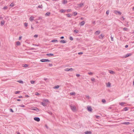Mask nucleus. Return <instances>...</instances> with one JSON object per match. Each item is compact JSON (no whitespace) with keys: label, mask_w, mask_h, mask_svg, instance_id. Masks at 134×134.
<instances>
[{"label":"nucleus","mask_w":134,"mask_h":134,"mask_svg":"<svg viewBox=\"0 0 134 134\" xmlns=\"http://www.w3.org/2000/svg\"><path fill=\"white\" fill-rule=\"evenodd\" d=\"M35 81H31L30 82L32 84H34L35 83Z\"/></svg>","instance_id":"43"},{"label":"nucleus","mask_w":134,"mask_h":134,"mask_svg":"<svg viewBox=\"0 0 134 134\" xmlns=\"http://www.w3.org/2000/svg\"><path fill=\"white\" fill-rule=\"evenodd\" d=\"M4 21H2L1 22V25H3L4 24Z\"/></svg>","instance_id":"22"},{"label":"nucleus","mask_w":134,"mask_h":134,"mask_svg":"<svg viewBox=\"0 0 134 134\" xmlns=\"http://www.w3.org/2000/svg\"><path fill=\"white\" fill-rule=\"evenodd\" d=\"M43 101L44 102H49V100L47 99H43Z\"/></svg>","instance_id":"26"},{"label":"nucleus","mask_w":134,"mask_h":134,"mask_svg":"<svg viewBox=\"0 0 134 134\" xmlns=\"http://www.w3.org/2000/svg\"><path fill=\"white\" fill-rule=\"evenodd\" d=\"M34 17L33 16H31L30 17V18L29 19V20L30 21H32L34 19Z\"/></svg>","instance_id":"14"},{"label":"nucleus","mask_w":134,"mask_h":134,"mask_svg":"<svg viewBox=\"0 0 134 134\" xmlns=\"http://www.w3.org/2000/svg\"><path fill=\"white\" fill-rule=\"evenodd\" d=\"M60 12L62 13H64L65 12V10L62 9L60 10Z\"/></svg>","instance_id":"18"},{"label":"nucleus","mask_w":134,"mask_h":134,"mask_svg":"<svg viewBox=\"0 0 134 134\" xmlns=\"http://www.w3.org/2000/svg\"><path fill=\"white\" fill-rule=\"evenodd\" d=\"M20 43L19 41H17L16 42V45L18 46H19L20 45Z\"/></svg>","instance_id":"27"},{"label":"nucleus","mask_w":134,"mask_h":134,"mask_svg":"<svg viewBox=\"0 0 134 134\" xmlns=\"http://www.w3.org/2000/svg\"><path fill=\"white\" fill-rule=\"evenodd\" d=\"M102 102L104 103H105V102H106V100H105V99H103L102 100Z\"/></svg>","instance_id":"30"},{"label":"nucleus","mask_w":134,"mask_h":134,"mask_svg":"<svg viewBox=\"0 0 134 134\" xmlns=\"http://www.w3.org/2000/svg\"><path fill=\"white\" fill-rule=\"evenodd\" d=\"M18 82L20 83H23V82L22 80H19Z\"/></svg>","instance_id":"37"},{"label":"nucleus","mask_w":134,"mask_h":134,"mask_svg":"<svg viewBox=\"0 0 134 134\" xmlns=\"http://www.w3.org/2000/svg\"><path fill=\"white\" fill-rule=\"evenodd\" d=\"M87 109L89 111L91 112L92 110V109L90 106H88L87 107Z\"/></svg>","instance_id":"3"},{"label":"nucleus","mask_w":134,"mask_h":134,"mask_svg":"<svg viewBox=\"0 0 134 134\" xmlns=\"http://www.w3.org/2000/svg\"><path fill=\"white\" fill-rule=\"evenodd\" d=\"M84 5L83 3H81L79 4H78V5L79 6V7H81L83 6Z\"/></svg>","instance_id":"7"},{"label":"nucleus","mask_w":134,"mask_h":134,"mask_svg":"<svg viewBox=\"0 0 134 134\" xmlns=\"http://www.w3.org/2000/svg\"><path fill=\"white\" fill-rule=\"evenodd\" d=\"M30 50H33L34 49H36L35 48H30Z\"/></svg>","instance_id":"54"},{"label":"nucleus","mask_w":134,"mask_h":134,"mask_svg":"<svg viewBox=\"0 0 134 134\" xmlns=\"http://www.w3.org/2000/svg\"><path fill=\"white\" fill-rule=\"evenodd\" d=\"M85 24V22L84 21H82L80 24V25L81 26Z\"/></svg>","instance_id":"8"},{"label":"nucleus","mask_w":134,"mask_h":134,"mask_svg":"<svg viewBox=\"0 0 134 134\" xmlns=\"http://www.w3.org/2000/svg\"><path fill=\"white\" fill-rule=\"evenodd\" d=\"M109 72L110 73L112 74H115V72L113 71L109 70Z\"/></svg>","instance_id":"17"},{"label":"nucleus","mask_w":134,"mask_h":134,"mask_svg":"<svg viewBox=\"0 0 134 134\" xmlns=\"http://www.w3.org/2000/svg\"><path fill=\"white\" fill-rule=\"evenodd\" d=\"M74 32L76 33H77L79 32V31L77 30H74Z\"/></svg>","instance_id":"28"},{"label":"nucleus","mask_w":134,"mask_h":134,"mask_svg":"<svg viewBox=\"0 0 134 134\" xmlns=\"http://www.w3.org/2000/svg\"><path fill=\"white\" fill-rule=\"evenodd\" d=\"M71 109L74 112L76 111V108L75 106H72V105H70Z\"/></svg>","instance_id":"1"},{"label":"nucleus","mask_w":134,"mask_h":134,"mask_svg":"<svg viewBox=\"0 0 134 134\" xmlns=\"http://www.w3.org/2000/svg\"><path fill=\"white\" fill-rule=\"evenodd\" d=\"M70 94L71 95H75V93L74 92H72L70 93Z\"/></svg>","instance_id":"21"},{"label":"nucleus","mask_w":134,"mask_h":134,"mask_svg":"<svg viewBox=\"0 0 134 134\" xmlns=\"http://www.w3.org/2000/svg\"><path fill=\"white\" fill-rule=\"evenodd\" d=\"M27 66H28V65L26 64H24V66H23V67H26Z\"/></svg>","instance_id":"39"},{"label":"nucleus","mask_w":134,"mask_h":134,"mask_svg":"<svg viewBox=\"0 0 134 134\" xmlns=\"http://www.w3.org/2000/svg\"><path fill=\"white\" fill-rule=\"evenodd\" d=\"M19 106L20 107H25L24 105H19Z\"/></svg>","instance_id":"41"},{"label":"nucleus","mask_w":134,"mask_h":134,"mask_svg":"<svg viewBox=\"0 0 134 134\" xmlns=\"http://www.w3.org/2000/svg\"><path fill=\"white\" fill-rule=\"evenodd\" d=\"M83 54V53L82 52H80L78 53V54Z\"/></svg>","instance_id":"55"},{"label":"nucleus","mask_w":134,"mask_h":134,"mask_svg":"<svg viewBox=\"0 0 134 134\" xmlns=\"http://www.w3.org/2000/svg\"><path fill=\"white\" fill-rule=\"evenodd\" d=\"M65 71H69V68H66L65 69Z\"/></svg>","instance_id":"46"},{"label":"nucleus","mask_w":134,"mask_h":134,"mask_svg":"<svg viewBox=\"0 0 134 134\" xmlns=\"http://www.w3.org/2000/svg\"><path fill=\"white\" fill-rule=\"evenodd\" d=\"M74 16H75L77 14V13L76 12H75L74 13Z\"/></svg>","instance_id":"42"},{"label":"nucleus","mask_w":134,"mask_h":134,"mask_svg":"<svg viewBox=\"0 0 134 134\" xmlns=\"http://www.w3.org/2000/svg\"><path fill=\"white\" fill-rule=\"evenodd\" d=\"M48 113H49V114H50L51 115H52V113L51 112H48Z\"/></svg>","instance_id":"63"},{"label":"nucleus","mask_w":134,"mask_h":134,"mask_svg":"<svg viewBox=\"0 0 134 134\" xmlns=\"http://www.w3.org/2000/svg\"><path fill=\"white\" fill-rule=\"evenodd\" d=\"M38 37V35H35L34 36V37Z\"/></svg>","instance_id":"57"},{"label":"nucleus","mask_w":134,"mask_h":134,"mask_svg":"<svg viewBox=\"0 0 134 134\" xmlns=\"http://www.w3.org/2000/svg\"><path fill=\"white\" fill-rule=\"evenodd\" d=\"M116 12H118V13L120 15H121V12L119 11H116Z\"/></svg>","instance_id":"35"},{"label":"nucleus","mask_w":134,"mask_h":134,"mask_svg":"<svg viewBox=\"0 0 134 134\" xmlns=\"http://www.w3.org/2000/svg\"><path fill=\"white\" fill-rule=\"evenodd\" d=\"M130 123L129 122H125L123 123H122V124H125V125H129L130 124Z\"/></svg>","instance_id":"15"},{"label":"nucleus","mask_w":134,"mask_h":134,"mask_svg":"<svg viewBox=\"0 0 134 134\" xmlns=\"http://www.w3.org/2000/svg\"><path fill=\"white\" fill-rule=\"evenodd\" d=\"M100 31H96L95 32V34L96 35H99L100 33Z\"/></svg>","instance_id":"13"},{"label":"nucleus","mask_w":134,"mask_h":134,"mask_svg":"<svg viewBox=\"0 0 134 134\" xmlns=\"http://www.w3.org/2000/svg\"><path fill=\"white\" fill-rule=\"evenodd\" d=\"M63 3L64 4H66L67 3V0H64Z\"/></svg>","instance_id":"20"},{"label":"nucleus","mask_w":134,"mask_h":134,"mask_svg":"<svg viewBox=\"0 0 134 134\" xmlns=\"http://www.w3.org/2000/svg\"><path fill=\"white\" fill-rule=\"evenodd\" d=\"M40 61L42 62H50V60L48 59H42L40 60Z\"/></svg>","instance_id":"2"},{"label":"nucleus","mask_w":134,"mask_h":134,"mask_svg":"<svg viewBox=\"0 0 134 134\" xmlns=\"http://www.w3.org/2000/svg\"><path fill=\"white\" fill-rule=\"evenodd\" d=\"M14 5L13 3H12L10 4V6L12 7H13L14 6Z\"/></svg>","instance_id":"33"},{"label":"nucleus","mask_w":134,"mask_h":134,"mask_svg":"<svg viewBox=\"0 0 134 134\" xmlns=\"http://www.w3.org/2000/svg\"><path fill=\"white\" fill-rule=\"evenodd\" d=\"M106 84L107 87H109L111 86V84L109 82L108 83H107Z\"/></svg>","instance_id":"10"},{"label":"nucleus","mask_w":134,"mask_h":134,"mask_svg":"<svg viewBox=\"0 0 134 134\" xmlns=\"http://www.w3.org/2000/svg\"><path fill=\"white\" fill-rule=\"evenodd\" d=\"M66 15L68 17H71L70 15L69 14H66Z\"/></svg>","instance_id":"45"},{"label":"nucleus","mask_w":134,"mask_h":134,"mask_svg":"<svg viewBox=\"0 0 134 134\" xmlns=\"http://www.w3.org/2000/svg\"><path fill=\"white\" fill-rule=\"evenodd\" d=\"M41 104L42 105H43L44 106H45L46 105V103H44L42 102Z\"/></svg>","instance_id":"23"},{"label":"nucleus","mask_w":134,"mask_h":134,"mask_svg":"<svg viewBox=\"0 0 134 134\" xmlns=\"http://www.w3.org/2000/svg\"><path fill=\"white\" fill-rule=\"evenodd\" d=\"M85 134H91L92 132L91 131H87L85 132Z\"/></svg>","instance_id":"9"},{"label":"nucleus","mask_w":134,"mask_h":134,"mask_svg":"<svg viewBox=\"0 0 134 134\" xmlns=\"http://www.w3.org/2000/svg\"><path fill=\"white\" fill-rule=\"evenodd\" d=\"M34 119L37 122H39L40 120V118L38 117H35Z\"/></svg>","instance_id":"4"},{"label":"nucleus","mask_w":134,"mask_h":134,"mask_svg":"<svg viewBox=\"0 0 134 134\" xmlns=\"http://www.w3.org/2000/svg\"><path fill=\"white\" fill-rule=\"evenodd\" d=\"M59 87V86L58 85H57V86H55L54 88H58Z\"/></svg>","instance_id":"38"},{"label":"nucleus","mask_w":134,"mask_h":134,"mask_svg":"<svg viewBox=\"0 0 134 134\" xmlns=\"http://www.w3.org/2000/svg\"><path fill=\"white\" fill-rule=\"evenodd\" d=\"M49 65L51 66H52L53 65L52 64H49Z\"/></svg>","instance_id":"64"},{"label":"nucleus","mask_w":134,"mask_h":134,"mask_svg":"<svg viewBox=\"0 0 134 134\" xmlns=\"http://www.w3.org/2000/svg\"><path fill=\"white\" fill-rule=\"evenodd\" d=\"M91 80L92 81H94L95 80V79L93 78H92L91 79Z\"/></svg>","instance_id":"51"},{"label":"nucleus","mask_w":134,"mask_h":134,"mask_svg":"<svg viewBox=\"0 0 134 134\" xmlns=\"http://www.w3.org/2000/svg\"><path fill=\"white\" fill-rule=\"evenodd\" d=\"M104 35L101 34L99 36V38H102L104 37Z\"/></svg>","instance_id":"12"},{"label":"nucleus","mask_w":134,"mask_h":134,"mask_svg":"<svg viewBox=\"0 0 134 134\" xmlns=\"http://www.w3.org/2000/svg\"><path fill=\"white\" fill-rule=\"evenodd\" d=\"M86 98H87L88 99H90V97L88 96H86Z\"/></svg>","instance_id":"53"},{"label":"nucleus","mask_w":134,"mask_h":134,"mask_svg":"<svg viewBox=\"0 0 134 134\" xmlns=\"http://www.w3.org/2000/svg\"><path fill=\"white\" fill-rule=\"evenodd\" d=\"M125 104V103H124V102H121V103H119V104L121 105V106H123Z\"/></svg>","instance_id":"25"},{"label":"nucleus","mask_w":134,"mask_h":134,"mask_svg":"<svg viewBox=\"0 0 134 134\" xmlns=\"http://www.w3.org/2000/svg\"><path fill=\"white\" fill-rule=\"evenodd\" d=\"M131 55L132 54L130 53L127 54L126 55H125L123 57V58H126V57H127L131 56Z\"/></svg>","instance_id":"6"},{"label":"nucleus","mask_w":134,"mask_h":134,"mask_svg":"<svg viewBox=\"0 0 134 134\" xmlns=\"http://www.w3.org/2000/svg\"><path fill=\"white\" fill-rule=\"evenodd\" d=\"M32 110L36 111H39L38 109L36 107H35L34 108H32V109H31Z\"/></svg>","instance_id":"5"},{"label":"nucleus","mask_w":134,"mask_h":134,"mask_svg":"<svg viewBox=\"0 0 134 134\" xmlns=\"http://www.w3.org/2000/svg\"><path fill=\"white\" fill-rule=\"evenodd\" d=\"M47 55H48V56H52L54 55L53 54H52V53H48V54H47Z\"/></svg>","instance_id":"19"},{"label":"nucleus","mask_w":134,"mask_h":134,"mask_svg":"<svg viewBox=\"0 0 134 134\" xmlns=\"http://www.w3.org/2000/svg\"><path fill=\"white\" fill-rule=\"evenodd\" d=\"M10 111L11 112H14V111H13V109H10Z\"/></svg>","instance_id":"52"},{"label":"nucleus","mask_w":134,"mask_h":134,"mask_svg":"<svg viewBox=\"0 0 134 134\" xmlns=\"http://www.w3.org/2000/svg\"><path fill=\"white\" fill-rule=\"evenodd\" d=\"M74 70L72 68H71L70 69H69V71H72L73 70Z\"/></svg>","instance_id":"34"},{"label":"nucleus","mask_w":134,"mask_h":134,"mask_svg":"<svg viewBox=\"0 0 134 134\" xmlns=\"http://www.w3.org/2000/svg\"><path fill=\"white\" fill-rule=\"evenodd\" d=\"M76 76L77 77H79V76H80V75L79 74H76Z\"/></svg>","instance_id":"56"},{"label":"nucleus","mask_w":134,"mask_h":134,"mask_svg":"<svg viewBox=\"0 0 134 134\" xmlns=\"http://www.w3.org/2000/svg\"><path fill=\"white\" fill-rule=\"evenodd\" d=\"M42 19V17L41 16L39 17V19Z\"/></svg>","instance_id":"62"},{"label":"nucleus","mask_w":134,"mask_h":134,"mask_svg":"<svg viewBox=\"0 0 134 134\" xmlns=\"http://www.w3.org/2000/svg\"><path fill=\"white\" fill-rule=\"evenodd\" d=\"M42 5H39V6H38V8H42Z\"/></svg>","instance_id":"40"},{"label":"nucleus","mask_w":134,"mask_h":134,"mask_svg":"<svg viewBox=\"0 0 134 134\" xmlns=\"http://www.w3.org/2000/svg\"><path fill=\"white\" fill-rule=\"evenodd\" d=\"M125 25L126 26V27H128L129 26V25H128V22H127L125 24Z\"/></svg>","instance_id":"29"},{"label":"nucleus","mask_w":134,"mask_h":134,"mask_svg":"<svg viewBox=\"0 0 134 134\" xmlns=\"http://www.w3.org/2000/svg\"><path fill=\"white\" fill-rule=\"evenodd\" d=\"M116 11H114V13L115 14H117L118 13V12H116Z\"/></svg>","instance_id":"60"},{"label":"nucleus","mask_w":134,"mask_h":134,"mask_svg":"<svg viewBox=\"0 0 134 134\" xmlns=\"http://www.w3.org/2000/svg\"><path fill=\"white\" fill-rule=\"evenodd\" d=\"M20 91H17L15 92V93L16 94H18L20 93Z\"/></svg>","instance_id":"50"},{"label":"nucleus","mask_w":134,"mask_h":134,"mask_svg":"<svg viewBox=\"0 0 134 134\" xmlns=\"http://www.w3.org/2000/svg\"><path fill=\"white\" fill-rule=\"evenodd\" d=\"M58 42V40L56 39L53 40L51 41V42Z\"/></svg>","instance_id":"16"},{"label":"nucleus","mask_w":134,"mask_h":134,"mask_svg":"<svg viewBox=\"0 0 134 134\" xmlns=\"http://www.w3.org/2000/svg\"><path fill=\"white\" fill-rule=\"evenodd\" d=\"M60 42L63 43H65L66 42L64 40H61L60 41Z\"/></svg>","instance_id":"24"},{"label":"nucleus","mask_w":134,"mask_h":134,"mask_svg":"<svg viewBox=\"0 0 134 134\" xmlns=\"http://www.w3.org/2000/svg\"><path fill=\"white\" fill-rule=\"evenodd\" d=\"M88 74L90 75H92L93 74L91 72H88Z\"/></svg>","instance_id":"49"},{"label":"nucleus","mask_w":134,"mask_h":134,"mask_svg":"<svg viewBox=\"0 0 134 134\" xmlns=\"http://www.w3.org/2000/svg\"><path fill=\"white\" fill-rule=\"evenodd\" d=\"M51 14V13L49 12H48L46 13L45 15L46 16H49Z\"/></svg>","instance_id":"11"},{"label":"nucleus","mask_w":134,"mask_h":134,"mask_svg":"<svg viewBox=\"0 0 134 134\" xmlns=\"http://www.w3.org/2000/svg\"><path fill=\"white\" fill-rule=\"evenodd\" d=\"M109 13V10H107L106 12V14H107L108 15Z\"/></svg>","instance_id":"36"},{"label":"nucleus","mask_w":134,"mask_h":134,"mask_svg":"<svg viewBox=\"0 0 134 134\" xmlns=\"http://www.w3.org/2000/svg\"><path fill=\"white\" fill-rule=\"evenodd\" d=\"M128 29L127 28L125 27L123 29V30L124 31H127L128 30Z\"/></svg>","instance_id":"31"},{"label":"nucleus","mask_w":134,"mask_h":134,"mask_svg":"<svg viewBox=\"0 0 134 134\" xmlns=\"http://www.w3.org/2000/svg\"><path fill=\"white\" fill-rule=\"evenodd\" d=\"M7 7L6 6H4L3 8V9H7Z\"/></svg>","instance_id":"44"},{"label":"nucleus","mask_w":134,"mask_h":134,"mask_svg":"<svg viewBox=\"0 0 134 134\" xmlns=\"http://www.w3.org/2000/svg\"><path fill=\"white\" fill-rule=\"evenodd\" d=\"M70 39L71 40H73V38L72 37H70Z\"/></svg>","instance_id":"58"},{"label":"nucleus","mask_w":134,"mask_h":134,"mask_svg":"<svg viewBox=\"0 0 134 134\" xmlns=\"http://www.w3.org/2000/svg\"><path fill=\"white\" fill-rule=\"evenodd\" d=\"M25 26H27L28 25V24L26 23H24Z\"/></svg>","instance_id":"47"},{"label":"nucleus","mask_w":134,"mask_h":134,"mask_svg":"<svg viewBox=\"0 0 134 134\" xmlns=\"http://www.w3.org/2000/svg\"><path fill=\"white\" fill-rule=\"evenodd\" d=\"M124 111H126L127 110H128V109H127V107H125L124 108Z\"/></svg>","instance_id":"32"},{"label":"nucleus","mask_w":134,"mask_h":134,"mask_svg":"<svg viewBox=\"0 0 134 134\" xmlns=\"http://www.w3.org/2000/svg\"><path fill=\"white\" fill-rule=\"evenodd\" d=\"M124 19L125 18H124L123 16H122V17L121 18V20H124Z\"/></svg>","instance_id":"48"},{"label":"nucleus","mask_w":134,"mask_h":134,"mask_svg":"<svg viewBox=\"0 0 134 134\" xmlns=\"http://www.w3.org/2000/svg\"><path fill=\"white\" fill-rule=\"evenodd\" d=\"M36 95H39V93H38V92H37L36 93Z\"/></svg>","instance_id":"61"},{"label":"nucleus","mask_w":134,"mask_h":134,"mask_svg":"<svg viewBox=\"0 0 134 134\" xmlns=\"http://www.w3.org/2000/svg\"><path fill=\"white\" fill-rule=\"evenodd\" d=\"M111 40L112 41H113V38L112 37V36H111Z\"/></svg>","instance_id":"59"}]
</instances>
